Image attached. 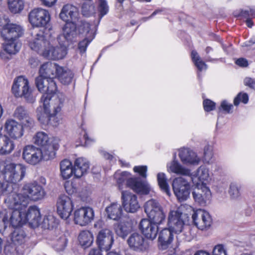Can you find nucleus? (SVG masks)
Listing matches in <instances>:
<instances>
[{
  "mask_svg": "<svg viewBox=\"0 0 255 255\" xmlns=\"http://www.w3.org/2000/svg\"><path fill=\"white\" fill-rule=\"evenodd\" d=\"M58 224V220L53 215L49 214L44 217L40 225L44 229L51 230L56 227Z\"/></svg>",
  "mask_w": 255,
  "mask_h": 255,
  "instance_id": "nucleus-42",
  "label": "nucleus"
},
{
  "mask_svg": "<svg viewBox=\"0 0 255 255\" xmlns=\"http://www.w3.org/2000/svg\"><path fill=\"white\" fill-rule=\"evenodd\" d=\"M77 36L76 24L74 22L65 23L62 28V33L58 37V42L67 46L73 42Z\"/></svg>",
  "mask_w": 255,
  "mask_h": 255,
  "instance_id": "nucleus-18",
  "label": "nucleus"
},
{
  "mask_svg": "<svg viewBox=\"0 0 255 255\" xmlns=\"http://www.w3.org/2000/svg\"><path fill=\"white\" fill-rule=\"evenodd\" d=\"M106 212L109 218L118 220L121 218L123 214V209L120 204L117 202L111 203L106 208Z\"/></svg>",
  "mask_w": 255,
  "mask_h": 255,
  "instance_id": "nucleus-32",
  "label": "nucleus"
},
{
  "mask_svg": "<svg viewBox=\"0 0 255 255\" xmlns=\"http://www.w3.org/2000/svg\"><path fill=\"white\" fill-rule=\"evenodd\" d=\"M28 115L27 111L21 106L16 107L13 114L14 118L20 121L24 120Z\"/></svg>",
  "mask_w": 255,
  "mask_h": 255,
  "instance_id": "nucleus-53",
  "label": "nucleus"
},
{
  "mask_svg": "<svg viewBox=\"0 0 255 255\" xmlns=\"http://www.w3.org/2000/svg\"><path fill=\"white\" fill-rule=\"evenodd\" d=\"M213 156V147L206 145L204 148L203 160L204 162L209 163Z\"/></svg>",
  "mask_w": 255,
  "mask_h": 255,
  "instance_id": "nucleus-54",
  "label": "nucleus"
},
{
  "mask_svg": "<svg viewBox=\"0 0 255 255\" xmlns=\"http://www.w3.org/2000/svg\"><path fill=\"white\" fill-rule=\"evenodd\" d=\"M50 41L45 38L42 32L37 33L30 40L29 46L30 48L43 56Z\"/></svg>",
  "mask_w": 255,
  "mask_h": 255,
  "instance_id": "nucleus-24",
  "label": "nucleus"
},
{
  "mask_svg": "<svg viewBox=\"0 0 255 255\" xmlns=\"http://www.w3.org/2000/svg\"><path fill=\"white\" fill-rule=\"evenodd\" d=\"M9 215H6L3 218L5 225L8 224L13 228L20 227L26 223V218L24 216V210L13 209Z\"/></svg>",
  "mask_w": 255,
  "mask_h": 255,
  "instance_id": "nucleus-21",
  "label": "nucleus"
},
{
  "mask_svg": "<svg viewBox=\"0 0 255 255\" xmlns=\"http://www.w3.org/2000/svg\"><path fill=\"white\" fill-rule=\"evenodd\" d=\"M22 189L23 193L28 197V203L30 200L37 201L41 200L45 195L43 188L36 183L25 185Z\"/></svg>",
  "mask_w": 255,
  "mask_h": 255,
  "instance_id": "nucleus-20",
  "label": "nucleus"
},
{
  "mask_svg": "<svg viewBox=\"0 0 255 255\" xmlns=\"http://www.w3.org/2000/svg\"><path fill=\"white\" fill-rule=\"evenodd\" d=\"M129 247L135 251H143L147 248L143 237L138 234H131L128 240Z\"/></svg>",
  "mask_w": 255,
  "mask_h": 255,
  "instance_id": "nucleus-28",
  "label": "nucleus"
},
{
  "mask_svg": "<svg viewBox=\"0 0 255 255\" xmlns=\"http://www.w3.org/2000/svg\"><path fill=\"white\" fill-rule=\"evenodd\" d=\"M74 205L71 199L66 195H61L57 200V212L59 216L64 219H67L70 216Z\"/></svg>",
  "mask_w": 255,
  "mask_h": 255,
  "instance_id": "nucleus-11",
  "label": "nucleus"
},
{
  "mask_svg": "<svg viewBox=\"0 0 255 255\" xmlns=\"http://www.w3.org/2000/svg\"><path fill=\"white\" fill-rule=\"evenodd\" d=\"M179 156L182 162L185 164L198 165L201 162V158L197 153L189 148H182L180 150Z\"/></svg>",
  "mask_w": 255,
  "mask_h": 255,
  "instance_id": "nucleus-25",
  "label": "nucleus"
},
{
  "mask_svg": "<svg viewBox=\"0 0 255 255\" xmlns=\"http://www.w3.org/2000/svg\"><path fill=\"white\" fill-rule=\"evenodd\" d=\"M185 207H187L190 210H192L191 207L187 205H181L176 210H170L168 215V225H174L175 219L180 218H184L185 215L182 213V210Z\"/></svg>",
  "mask_w": 255,
  "mask_h": 255,
  "instance_id": "nucleus-40",
  "label": "nucleus"
},
{
  "mask_svg": "<svg viewBox=\"0 0 255 255\" xmlns=\"http://www.w3.org/2000/svg\"><path fill=\"white\" fill-rule=\"evenodd\" d=\"M249 101V97L246 93H240L234 99V103L235 106H238L240 102L247 104Z\"/></svg>",
  "mask_w": 255,
  "mask_h": 255,
  "instance_id": "nucleus-57",
  "label": "nucleus"
},
{
  "mask_svg": "<svg viewBox=\"0 0 255 255\" xmlns=\"http://www.w3.org/2000/svg\"><path fill=\"white\" fill-rule=\"evenodd\" d=\"M53 139H57L54 137H49L44 132H38L33 137V142L41 147L52 143Z\"/></svg>",
  "mask_w": 255,
  "mask_h": 255,
  "instance_id": "nucleus-34",
  "label": "nucleus"
},
{
  "mask_svg": "<svg viewBox=\"0 0 255 255\" xmlns=\"http://www.w3.org/2000/svg\"><path fill=\"white\" fill-rule=\"evenodd\" d=\"M95 6L93 4L85 2L82 6V12L86 16H89L94 13Z\"/></svg>",
  "mask_w": 255,
  "mask_h": 255,
  "instance_id": "nucleus-56",
  "label": "nucleus"
},
{
  "mask_svg": "<svg viewBox=\"0 0 255 255\" xmlns=\"http://www.w3.org/2000/svg\"><path fill=\"white\" fill-rule=\"evenodd\" d=\"M38 91L43 93L40 99V106L37 109V117L43 125L57 126L61 121L59 114L67 101L65 95L57 91L54 80H48L41 77L35 79Z\"/></svg>",
  "mask_w": 255,
  "mask_h": 255,
  "instance_id": "nucleus-1",
  "label": "nucleus"
},
{
  "mask_svg": "<svg viewBox=\"0 0 255 255\" xmlns=\"http://www.w3.org/2000/svg\"><path fill=\"white\" fill-rule=\"evenodd\" d=\"M78 30L79 35L84 37L78 44V49L81 53H84L88 45L95 38V27L88 22L82 21Z\"/></svg>",
  "mask_w": 255,
  "mask_h": 255,
  "instance_id": "nucleus-6",
  "label": "nucleus"
},
{
  "mask_svg": "<svg viewBox=\"0 0 255 255\" xmlns=\"http://www.w3.org/2000/svg\"><path fill=\"white\" fill-rule=\"evenodd\" d=\"M3 44V48L4 52L7 54H15L20 49L21 43L18 40H4Z\"/></svg>",
  "mask_w": 255,
  "mask_h": 255,
  "instance_id": "nucleus-36",
  "label": "nucleus"
},
{
  "mask_svg": "<svg viewBox=\"0 0 255 255\" xmlns=\"http://www.w3.org/2000/svg\"><path fill=\"white\" fill-rule=\"evenodd\" d=\"M147 168L146 166H135L133 168V171L139 173L141 177L146 178Z\"/></svg>",
  "mask_w": 255,
  "mask_h": 255,
  "instance_id": "nucleus-60",
  "label": "nucleus"
},
{
  "mask_svg": "<svg viewBox=\"0 0 255 255\" xmlns=\"http://www.w3.org/2000/svg\"><path fill=\"white\" fill-rule=\"evenodd\" d=\"M24 216L26 218V223L28 222L32 228H36L40 225L41 214L37 206H30L27 212H24Z\"/></svg>",
  "mask_w": 255,
  "mask_h": 255,
  "instance_id": "nucleus-27",
  "label": "nucleus"
},
{
  "mask_svg": "<svg viewBox=\"0 0 255 255\" xmlns=\"http://www.w3.org/2000/svg\"><path fill=\"white\" fill-rule=\"evenodd\" d=\"M94 217V212L92 208L82 207L74 212V221L75 224L84 226L91 223Z\"/></svg>",
  "mask_w": 255,
  "mask_h": 255,
  "instance_id": "nucleus-15",
  "label": "nucleus"
},
{
  "mask_svg": "<svg viewBox=\"0 0 255 255\" xmlns=\"http://www.w3.org/2000/svg\"><path fill=\"white\" fill-rule=\"evenodd\" d=\"M58 139H53L52 143L42 147L41 152L42 159L48 160L53 158L55 155V151L58 148Z\"/></svg>",
  "mask_w": 255,
  "mask_h": 255,
  "instance_id": "nucleus-31",
  "label": "nucleus"
},
{
  "mask_svg": "<svg viewBox=\"0 0 255 255\" xmlns=\"http://www.w3.org/2000/svg\"><path fill=\"white\" fill-rule=\"evenodd\" d=\"M174 231L169 228L162 230L159 234L158 240L162 246L166 247L170 244L173 241V234Z\"/></svg>",
  "mask_w": 255,
  "mask_h": 255,
  "instance_id": "nucleus-39",
  "label": "nucleus"
},
{
  "mask_svg": "<svg viewBox=\"0 0 255 255\" xmlns=\"http://www.w3.org/2000/svg\"><path fill=\"white\" fill-rule=\"evenodd\" d=\"M59 46H54L50 42L46 49L43 53V56L50 60H59L63 59L67 54V46L63 43H59Z\"/></svg>",
  "mask_w": 255,
  "mask_h": 255,
  "instance_id": "nucleus-16",
  "label": "nucleus"
},
{
  "mask_svg": "<svg viewBox=\"0 0 255 255\" xmlns=\"http://www.w3.org/2000/svg\"><path fill=\"white\" fill-rule=\"evenodd\" d=\"M14 148L13 141L7 135L0 133V155L9 154Z\"/></svg>",
  "mask_w": 255,
  "mask_h": 255,
  "instance_id": "nucleus-30",
  "label": "nucleus"
},
{
  "mask_svg": "<svg viewBox=\"0 0 255 255\" xmlns=\"http://www.w3.org/2000/svg\"><path fill=\"white\" fill-rule=\"evenodd\" d=\"M161 208V207L157 201L151 199L147 201L145 204L144 211L147 216H149Z\"/></svg>",
  "mask_w": 255,
  "mask_h": 255,
  "instance_id": "nucleus-47",
  "label": "nucleus"
},
{
  "mask_svg": "<svg viewBox=\"0 0 255 255\" xmlns=\"http://www.w3.org/2000/svg\"><path fill=\"white\" fill-rule=\"evenodd\" d=\"M56 77L62 84L68 85L71 82L73 74L70 70L67 68L59 66V68H58Z\"/></svg>",
  "mask_w": 255,
  "mask_h": 255,
  "instance_id": "nucleus-33",
  "label": "nucleus"
},
{
  "mask_svg": "<svg viewBox=\"0 0 255 255\" xmlns=\"http://www.w3.org/2000/svg\"><path fill=\"white\" fill-rule=\"evenodd\" d=\"M78 8L70 3L64 4L60 12L59 16L60 19L66 23L74 22L78 20L79 17Z\"/></svg>",
  "mask_w": 255,
  "mask_h": 255,
  "instance_id": "nucleus-22",
  "label": "nucleus"
},
{
  "mask_svg": "<svg viewBox=\"0 0 255 255\" xmlns=\"http://www.w3.org/2000/svg\"><path fill=\"white\" fill-rule=\"evenodd\" d=\"M4 130L10 139L14 140L20 138L24 133L22 125L13 119H8L5 121Z\"/></svg>",
  "mask_w": 255,
  "mask_h": 255,
  "instance_id": "nucleus-12",
  "label": "nucleus"
},
{
  "mask_svg": "<svg viewBox=\"0 0 255 255\" xmlns=\"http://www.w3.org/2000/svg\"><path fill=\"white\" fill-rule=\"evenodd\" d=\"M80 244L84 248H87L92 245L94 241L93 234L88 230L82 231L78 236Z\"/></svg>",
  "mask_w": 255,
  "mask_h": 255,
  "instance_id": "nucleus-37",
  "label": "nucleus"
},
{
  "mask_svg": "<svg viewBox=\"0 0 255 255\" xmlns=\"http://www.w3.org/2000/svg\"><path fill=\"white\" fill-rule=\"evenodd\" d=\"M172 188L179 202L185 201L189 197L191 186L185 178L180 177L175 178L173 181Z\"/></svg>",
  "mask_w": 255,
  "mask_h": 255,
  "instance_id": "nucleus-7",
  "label": "nucleus"
},
{
  "mask_svg": "<svg viewBox=\"0 0 255 255\" xmlns=\"http://www.w3.org/2000/svg\"><path fill=\"white\" fill-rule=\"evenodd\" d=\"M61 175L63 179H67L74 175V167L70 160L64 159L60 163Z\"/></svg>",
  "mask_w": 255,
  "mask_h": 255,
  "instance_id": "nucleus-38",
  "label": "nucleus"
},
{
  "mask_svg": "<svg viewBox=\"0 0 255 255\" xmlns=\"http://www.w3.org/2000/svg\"><path fill=\"white\" fill-rule=\"evenodd\" d=\"M244 84L252 89H255V80L250 77H246L244 79Z\"/></svg>",
  "mask_w": 255,
  "mask_h": 255,
  "instance_id": "nucleus-64",
  "label": "nucleus"
},
{
  "mask_svg": "<svg viewBox=\"0 0 255 255\" xmlns=\"http://www.w3.org/2000/svg\"><path fill=\"white\" fill-rule=\"evenodd\" d=\"M131 226L128 221H122L115 226V232L118 236L125 238L130 232Z\"/></svg>",
  "mask_w": 255,
  "mask_h": 255,
  "instance_id": "nucleus-41",
  "label": "nucleus"
},
{
  "mask_svg": "<svg viewBox=\"0 0 255 255\" xmlns=\"http://www.w3.org/2000/svg\"><path fill=\"white\" fill-rule=\"evenodd\" d=\"M157 179L158 184L161 190L165 192L167 195L170 196V188L167 182V178L164 173L160 172L157 174Z\"/></svg>",
  "mask_w": 255,
  "mask_h": 255,
  "instance_id": "nucleus-45",
  "label": "nucleus"
},
{
  "mask_svg": "<svg viewBox=\"0 0 255 255\" xmlns=\"http://www.w3.org/2000/svg\"><path fill=\"white\" fill-rule=\"evenodd\" d=\"M67 243V240L64 235H62L59 238L54 239L51 243L52 247L57 251H63Z\"/></svg>",
  "mask_w": 255,
  "mask_h": 255,
  "instance_id": "nucleus-48",
  "label": "nucleus"
},
{
  "mask_svg": "<svg viewBox=\"0 0 255 255\" xmlns=\"http://www.w3.org/2000/svg\"><path fill=\"white\" fill-rule=\"evenodd\" d=\"M203 107L205 111L210 112L215 109V103L209 99H206L203 102Z\"/></svg>",
  "mask_w": 255,
  "mask_h": 255,
  "instance_id": "nucleus-59",
  "label": "nucleus"
},
{
  "mask_svg": "<svg viewBox=\"0 0 255 255\" xmlns=\"http://www.w3.org/2000/svg\"><path fill=\"white\" fill-rule=\"evenodd\" d=\"M109 10V6L106 0H98V10L100 18L107 14Z\"/></svg>",
  "mask_w": 255,
  "mask_h": 255,
  "instance_id": "nucleus-52",
  "label": "nucleus"
},
{
  "mask_svg": "<svg viewBox=\"0 0 255 255\" xmlns=\"http://www.w3.org/2000/svg\"><path fill=\"white\" fill-rule=\"evenodd\" d=\"M89 169V162L85 158H77L74 164V175L76 178H80L88 172Z\"/></svg>",
  "mask_w": 255,
  "mask_h": 255,
  "instance_id": "nucleus-29",
  "label": "nucleus"
},
{
  "mask_svg": "<svg viewBox=\"0 0 255 255\" xmlns=\"http://www.w3.org/2000/svg\"><path fill=\"white\" fill-rule=\"evenodd\" d=\"M192 59L198 69L201 71L207 68V65L202 61L196 51H192L191 52Z\"/></svg>",
  "mask_w": 255,
  "mask_h": 255,
  "instance_id": "nucleus-50",
  "label": "nucleus"
},
{
  "mask_svg": "<svg viewBox=\"0 0 255 255\" xmlns=\"http://www.w3.org/2000/svg\"><path fill=\"white\" fill-rule=\"evenodd\" d=\"M22 157L27 163L36 165L42 160L41 149L33 145H26L23 149Z\"/></svg>",
  "mask_w": 255,
  "mask_h": 255,
  "instance_id": "nucleus-14",
  "label": "nucleus"
},
{
  "mask_svg": "<svg viewBox=\"0 0 255 255\" xmlns=\"http://www.w3.org/2000/svg\"><path fill=\"white\" fill-rule=\"evenodd\" d=\"M212 255H227V254L224 246L219 244L214 247Z\"/></svg>",
  "mask_w": 255,
  "mask_h": 255,
  "instance_id": "nucleus-58",
  "label": "nucleus"
},
{
  "mask_svg": "<svg viewBox=\"0 0 255 255\" xmlns=\"http://www.w3.org/2000/svg\"><path fill=\"white\" fill-rule=\"evenodd\" d=\"M0 171L3 173L4 179L7 182L15 183L24 177L25 168L21 164L0 160Z\"/></svg>",
  "mask_w": 255,
  "mask_h": 255,
  "instance_id": "nucleus-3",
  "label": "nucleus"
},
{
  "mask_svg": "<svg viewBox=\"0 0 255 255\" xmlns=\"http://www.w3.org/2000/svg\"><path fill=\"white\" fill-rule=\"evenodd\" d=\"M233 108L232 104L229 103L226 101H223L221 104V108L227 113H230Z\"/></svg>",
  "mask_w": 255,
  "mask_h": 255,
  "instance_id": "nucleus-62",
  "label": "nucleus"
},
{
  "mask_svg": "<svg viewBox=\"0 0 255 255\" xmlns=\"http://www.w3.org/2000/svg\"><path fill=\"white\" fill-rule=\"evenodd\" d=\"M184 218H180L177 219H175L174 223V225H168V227L171 230V231H174V233L176 234H178L181 233L185 225V221L184 220Z\"/></svg>",
  "mask_w": 255,
  "mask_h": 255,
  "instance_id": "nucleus-51",
  "label": "nucleus"
},
{
  "mask_svg": "<svg viewBox=\"0 0 255 255\" xmlns=\"http://www.w3.org/2000/svg\"><path fill=\"white\" fill-rule=\"evenodd\" d=\"M28 19L33 27H45L50 20V15L45 9L35 8L29 12Z\"/></svg>",
  "mask_w": 255,
  "mask_h": 255,
  "instance_id": "nucleus-8",
  "label": "nucleus"
},
{
  "mask_svg": "<svg viewBox=\"0 0 255 255\" xmlns=\"http://www.w3.org/2000/svg\"><path fill=\"white\" fill-rule=\"evenodd\" d=\"M22 188L18 192L11 191L5 199L6 206L11 209L24 210L29 204L28 197L23 193Z\"/></svg>",
  "mask_w": 255,
  "mask_h": 255,
  "instance_id": "nucleus-5",
  "label": "nucleus"
},
{
  "mask_svg": "<svg viewBox=\"0 0 255 255\" xmlns=\"http://www.w3.org/2000/svg\"><path fill=\"white\" fill-rule=\"evenodd\" d=\"M114 242V234L110 229H103L98 232L96 243L100 250L105 251L110 250Z\"/></svg>",
  "mask_w": 255,
  "mask_h": 255,
  "instance_id": "nucleus-13",
  "label": "nucleus"
},
{
  "mask_svg": "<svg viewBox=\"0 0 255 255\" xmlns=\"http://www.w3.org/2000/svg\"><path fill=\"white\" fill-rule=\"evenodd\" d=\"M165 215L163 213L162 208L148 216L150 221L157 225L162 224L165 221Z\"/></svg>",
  "mask_w": 255,
  "mask_h": 255,
  "instance_id": "nucleus-44",
  "label": "nucleus"
},
{
  "mask_svg": "<svg viewBox=\"0 0 255 255\" xmlns=\"http://www.w3.org/2000/svg\"><path fill=\"white\" fill-rule=\"evenodd\" d=\"M196 177L199 180L198 183H205V182L210 178L209 169L204 165L200 166L197 170Z\"/></svg>",
  "mask_w": 255,
  "mask_h": 255,
  "instance_id": "nucleus-46",
  "label": "nucleus"
},
{
  "mask_svg": "<svg viewBox=\"0 0 255 255\" xmlns=\"http://www.w3.org/2000/svg\"><path fill=\"white\" fill-rule=\"evenodd\" d=\"M167 169L168 172L183 175H189L190 173L189 169L184 167L176 160L167 165Z\"/></svg>",
  "mask_w": 255,
  "mask_h": 255,
  "instance_id": "nucleus-35",
  "label": "nucleus"
},
{
  "mask_svg": "<svg viewBox=\"0 0 255 255\" xmlns=\"http://www.w3.org/2000/svg\"><path fill=\"white\" fill-rule=\"evenodd\" d=\"M26 237V236L24 231L18 229L13 231L11 239L13 244L20 245L25 242Z\"/></svg>",
  "mask_w": 255,
  "mask_h": 255,
  "instance_id": "nucleus-43",
  "label": "nucleus"
},
{
  "mask_svg": "<svg viewBox=\"0 0 255 255\" xmlns=\"http://www.w3.org/2000/svg\"><path fill=\"white\" fill-rule=\"evenodd\" d=\"M195 201L201 206H205L210 203L212 194L206 183H196L192 192Z\"/></svg>",
  "mask_w": 255,
  "mask_h": 255,
  "instance_id": "nucleus-9",
  "label": "nucleus"
},
{
  "mask_svg": "<svg viewBox=\"0 0 255 255\" xmlns=\"http://www.w3.org/2000/svg\"><path fill=\"white\" fill-rule=\"evenodd\" d=\"M22 126L23 127H27L29 128H31L33 127L34 125V120L29 117L28 115L27 117H25L24 120H22Z\"/></svg>",
  "mask_w": 255,
  "mask_h": 255,
  "instance_id": "nucleus-61",
  "label": "nucleus"
},
{
  "mask_svg": "<svg viewBox=\"0 0 255 255\" xmlns=\"http://www.w3.org/2000/svg\"><path fill=\"white\" fill-rule=\"evenodd\" d=\"M122 205L125 211L129 213H135L140 208L137 196L128 191L122 192Z\"/></svg>",
  "mask_w": 255,
  "mask_h": 255,
  "instance_id": "nucleus-19",
  "label": "nucleus"
},
{
  "mask_svg": "<svg viewBox=\"0 0 255 255\" xmlns=\"http://www.w3.org/2000/svg\"><path fill=\"white\" fill-rule=\"evenodd\" d=\"M11 90L15 97L23 98L28 103H33L35 101L34 91L30 88L28 80L23 76L14 79Z\"/></svg>",
  "mask_w": 255,
  "mask_h": 255,
  "instance_id": "nucleus-4",
  "label": "nucleus"
},
{
  "mask_svg": "<svg viewBox=\"0 0 255 255\" xmlns=\"http://www.w3.org/2000/svg\"><path fill=\"white\" fill-rule=\"evenodd\" d=\"M241 187L238 184L232 182L230 185L229 193L232 198L235 199L240 195Z\"/></svg>",
  "mask_w": 255,
  "mask_h": 255,
  "instance_id": "nucleus-55",
  "label": "nucleus"
},
{
  "mask_svg": "<svg viewBox=\"0 0 255 255\" xmlns=\"http://www.w3.org/2000/svg\"><path fill=\"white\" fill-rule=\"evenodd\" d=\"M139 229L143 235L150 240L155 239L158 232V225L147 219H143L140 221Z\"/></svg>",
  "mask_w": 255,
  "mask_h": 255,
  "instance_id": "nucleus-23",
  "label": "nucleus"
},
{
  "mask_svg": "<svg viewBox=\"0 0 255 255\" xmlns=\"http://www.w3.org/2000/svg\"><path fill=\"white\" fill-rule=\"evenodd\" d=\"M21 26L14 23H7L3 26L1 36L4 40H18L23 34Z\"/></svg>",
  "mask_w": 255,
  "mask_h": 255,
  "instance_id": "nucleus-17",
  "label": "nucleus"
},
{
  "mask_svg": "<svg viewBox=\"0 0 255 255\" xmlns=\"http://www.w3.org/2000/svg\"><path fill=\"white\" fill-rule=\"evenodd\" d=\"M8 4L10 10L14 13L20 12L24 6L22 0H8Z\"/></svg>",
  "mask_w": 255,
  "mask_h": 255,
  "instance_id": "nucleus-49",
  "label": "nucleus"
},
{
  "mask_svg": "<svg viewBox=\"0 0 255 255\" xmlns=\"http://www.w3.org/2000/svg\"><path fill=\"white\" fill-rule=\"evenodd\" d=\"M59 66L55 63L48 62L42 65L39 69L40 77L48 80H54L56 77Z\"/></svg>",
  "mask_w": 255,
  "mask_h": 255,
  "instance_id": "nucleus-26",
  "label": "nucleus"
},
{
  "mask_svg": "<svg viewBox=\"0 0 255 255\" xmlns=\"http://www.w3.org/2000/svg\"><path fill=\"white\" fill-rule=\"evenodd\" d=\"M115 178L120 190L123 189V186L126 182V187H128L141 194H147L150 190V187L146 181H142L138 178L130 177V173L128 172H117L115 174Z\"/></svg>",
  "mask_w": 255,
  "mask_h": 255,
  "instance_id": "nucleus-2",
  "label": "nucleus"
},
{
  "mask_svg": "<svg viewBox=\"0 0 255 255\" xmlns=\"http://www.w3.org/2000/svg\"><path fill=\"white\" fill-rule=\"evenodd\" d=\"M192 218L194 225L201 230H208L212 223L210 214L202 209L193 211Z\"/></svg>",
  "mask_w": 255,
  "mask_h": 255,
  "instance_id": "nucleus-10",
  "label": "nucleus"
},
{
  "mask_svg": "<svg viewBox=\"0 0 255 255\" xmlns=\"http://www.w3.org/2000/svg\"><path fill=\"white\" fill-rule=\"evenodd\" d=\"M14 251L15 248L11 245H6L4 249V255H13Z\"/></svg>",
  "mask_w": 255,
  "mask_h": 255,
  "instance_id": "nucleus-63",
  "label": "nucleus"
}]
</instances>
